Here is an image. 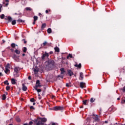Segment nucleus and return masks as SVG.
Segmentation results:
<instances>
[{"mask_svg":"<svg viewBox=\"0 0 125 125\" xmlns=\"http://www.w3.org/2000/svg\"><path fill=\"white\" fill-rule=\"evenodd\" d=\"M63 109H64V107H62V106H55L54 107L52 108V110L53 111H58V110H63Z\"/></svg>","mask_w":125,"mask_h":125,"instance_id":"f257e3e1","label":"nucleus"},{"mask_svg":"<svg viewBox=\"0 0 125 125\" xmlns=\"http://www.w3.org/2000/svg\"><path fill=\"white\" fill-rule=\"evenodd\" d=\"M13 59L17 62H19L20 61V59H19V56H16V55H14L12 57Z\"/></svg>","mask_w":125,"mask_h":125,"instance_id":"f03ea898","label":"nucleus"},{"mask_svg":"<svg viewBox=\"0 0 125 125\" xmlns=\"http://www.w3.org/2000/svg\"><path fill=\"white\" fill-rule=\"evenodd\" d=\"M41 86V84H40V80H37L36 81V86L35 88H38V87H40Z\"/></svg>","mask_w":125,"mask_h":125,"instance_id":"7ed1b4c3","label":"nucleus"},{"mask_svg":"<svg viewBox=\"0 0 125 125\" xmlns=\"http://www.w3.org/2000/svg\"><path fill=\"white\" fill-rule=\"evenodd\" d=\"M48 53H47L46 52H45L44 54H43L42 56V60H43L44 59L45 57H48Z\"/></svg>","mask_w":125,"mask_h":125,"instance_id":"20e7f679","label":"nucleus"},{"mask_svg":"<svg viewBox=\"0 0 125 125\" xmlns=\"http://www.w3.org/2000/svg\"><path fill=\"white\" fill-rule=\"evenodd\" d=\"M67 72L68 74H69V76H70V77H71V76H73L74 75V73H73V71H72V70H67Z\"/></svg>","mask_w":125,"mask_h":125,"instance_id":"39448f33","label":"nucleus"},{"mask_svg":"<svg viewBox=\"0 0 125 125\" xmlns=\"http://www.w3.org/2000/svg\"><path fill=\"white\" fill-rule=\"evenodd\" d=\"M84 86H85V83L83 82L80 83V87L81 88H84Z\"/></svg>","mask_w":125,"mask_h":125,"instance_id":"423d86ee","label":"nucleus"},{"mask_svg":"<svg viewBox=\"0 0 125 125\" xmlns=\"http://www.w3.org/2000/svg\"><path fill=\"white\" fill-rule=\"evenodd\" d=\"M93 118L94 120H95V121H99V117H98V116L97 115H94Z\"/></svg>","mask_w":125,"mask_h":125,"instance_id":"0eeeda50","label":"nucleus"},{"mask_svg":"<svg viewBox=\"0 0 125 125\" xmlns=\"http://www.w3.org/2000/svg\"><path fill=\"white\" fill-rule=\"evenodd\" d=\"M60 71H61V75H63V76L64 75V73H65V70L64 69V68H62L60 69Z\"/></svg>","mask_w":125,"mask_h":125,"instance_id":"6e6552de","label":"nucleus"},{"mask_svg":"<svg viewBox=\"0 0 125 125\" xmlns=\"http://www.w3.org/2000/svg\"><path fill=\"white\" fill-rule=\"evenodd\" d=\"M22 90L23 91H26V90H27V87L24 84H22Z\"/></svg>","mask_w":125,"mask_h":125,"instance_id":"1a4fd4ad","label":"nucleus"},{"mask_svg":"<svg viewBox=\"0 0 125 125\" xmlns=\"http://www.w3.org/2000/svg\"><path fill=\"white\" fill-rule=\"evenodd\" d=\"M80 80H83V72H81L80 74Z\"/></svg>","mask_w":125,"mask_h":125,"instance_id":"9d476101","label":"nucleus"},{"mask_svg":"<svg viewBox=\"0 0 125 125\" xmlns=\"http://www.w3.org/2000/svg\"><path fill=\"white\" fill-rule=\"evenodd\" d=\"M36 122H38L37 123V125H44L42 122L39 121V120H36Z\"/></svg>","mask_w":125,"mask_h":125,"instance_id":"9b49d317","label":"nucleus"},{"mask_svg":"<svg viewBox=\"0 0 125 125\" xmlns=\"http://www.w3.org/2000/svg\"><path fill=\"white\" fill-rule=\"evenodd\" d=\"M11 83L12 84H15L16 83V80L13 78L11 79Z\"/></svg>","mask_w":125,"mask_h":125,"instance_id":"f8f14e48","label":"nucleus"},{"mask_svg":"<svg viewBox=\"0 0 125 125\" xmlns=\"http://www.w3.org/2000/svg\"><path fill=\"white\" fill-rule=\"evenodd\" d=\"M55 51L56 52H59L60 51V50L59 49V48L58 47H56L54 48Z\"/></svg>","mask_w":125,"mask_h":125,"instance_id":"ddd939ff","label":"nucleus"},{"mask_svg":"<svg viewBox=\"0 0 125 125\" xmlns=\"http://www.w3.org/2000/svg\"><path fill=\"white\" fill-rule=\"evenodd\" d=\"M17 22L18 23H24V22H25V21L19 19V20H17Z\"/></svg>","mask_w":125,"mask_h":125,"instance_id":"4468645a","label":"nucleus"},{"mask_svg":"<svg viewBox=\"0 0 125 125\" xmlns=\"http://www.w3.org/2000/svg\"><path fill=\"white\" fill-rule=\"evenodd\" d=\"M20 70L19 67H16L14 68V72H18V71Z\"/></svg>","mask_w":125,"mask_h":125,"instance_id":"2eb2a0df","label":"nucleus"},{"mask_svg":"<svg viewBox=\"0 0 125 125\" xmlns=\"http://www.w3.org/2000/svg\"><path fill=\"white\" fill-rule=\"evenodd\" d=\"M6 20H8L9 22H11L12 21V18H11V17H8Z\"/></svg>","mask_w":125,"mask_h":125,"instance_id":"dca6fc26","label":"nucleus"},{"mask_svg":"<svg viewBox=\"0 0 125 125\" xmlns=\"http://www.w3.org/2000/svg\"><path fill=\"white\" fill-rule=\"evenodd\" d=\"M25 9L27 11H32V10H33V9L31 7H26Z\"/></svg>","mask_w":125,"mask_h":125,"instance_id":"f3484780","label":"nucleus"},{"mask_svg":"<svg viewBox=\"0 0 125 125\" xmlns=\"http://www.w3.org/2000/svg\"><path fill=\"white\" fill-rule=\"evenodd\" d=\"M33 71L34 74H38V72H39V70L37 69L33 68Z\"/></svg>","mask_w":125,"mask_h":125,"instance_id":"a211bd4d","label":"nucleus"},{"mask_svg":"<svg viewBox=\"0 0 125 125\" xmlns=\"http://www.w3.org/2000/svg\"><path fill=\"white\" fill-rule=\"evenodd\" d=\"M45 27H46V24L45 23H43L42 25V30H43V29H44V28H45Z\"/></svg>","mask_w":125,"mask_h":125,"instance_id":"6ab92c4d","label":"nucleus"},{"mask_svg":"<svg viewBox=\"0 0 125 125\" xmlns=\"http://www.w3.org/2000/svg\"><path fill=\"white\" fill-rule=\"evenodd\" d=\"M11 46H12V47H13V48H15V46H18L17 45L15 44V43H13L11 44Z\"/></svg>","mask_w":125,"mask_h":125,"instance_id":"aec40b11","label":"nucleus"},{"mask_svg":"<svg viewBox=\"0 0 125 125\" xmlns=\"http://www.w3.org/2000/svg\"><path fill=\"white\" fill-rule=\"evenodd\" d=\"M16 120L17 122H18V123H20V122H21V120L20 119V118L19 117H17L16 118Z\"/></svg>","mask_w":125,"mask_h":125,"instance_id":"412c9836","label":"nucleus"},{"mask_svg":"<svg viewBox=\"0 0 125 125\" xmlns=\"http://www.w3.org/2000/svg\"><path fill=\"white\" fill-rule=\"evenodd\" d=\"M2 100H5L6 99V96L5 94H3L2 97Z\"/></svg>","mask_w":125,"mask_h":125,"instance_id":"4be33fe9","label":"nucleus"},{"mask_svg":"<svg viewBox=\"0 0 125 125\" xmlns=\"http://www.w3.org/2000/svg\"><path fill=\"white\" fill-rule=\"evenodd\" d=\"M15 53H16V54H20V51H19V50H15Z\"/></svg>","mask_w":125,"mask_h":125,"instance_id":"5701e85b","label":"nucleus"},{"mask_svg":"<svg viewBox=\"0 0 125 125\" xmlns=\"http://www.w3.org/2000/svg\"><path fill=\"white\" fill-rule=\"evenodd\" d=\"M41 121H42V122H43L44 123H45V122H46V121H47V120L46 119V118H44L41 119Z\"/></svg>","mask_w":125,"mask_h":125,"instance_id":"b1692460","label":"nucleus"},{"mask_svg":"<svg viewBox=\"0 0 125 125\" xmlns=\"http://www.w3.org/2000/svg\"><path fill=\"white\" fill-rule=\"evenodd\" d=\"M5 74H8V72H9V69L7 68H5V70L4 71Z\"/></svg>","mask_w":125,"mask_h":125,"instance_id":"393cba45","label":"nucleus"},{"mask_svg":"<svg viewBox=\"0 0 125 125\" xmlns=\"http://www.w3.org/2000/svg\"><path fill=\"white\" fill-rule=\"evenodd\" d=\"M94 101H95V99H94L93 98H91L90 99V102L91 103H93V102H94Z\"/></svg>","mask_w":125,"mask_h":125,"instance_id":"a878e982","label":"nucleus"},{"mask_svg":"<svg viewBox=\"0 0 125 125\" xmlns=\"http://www.w3.org/2000/svg\"><path fill=\"white\" fill-rule=\"evenodd\" d=\"M52 32L51 28H48L47 29V33L48 34H50Z\"/></svg>","mask_w":125,"mask_h":125,"instance_id":"bb28decb","label":"nucleus"},{"mask_svg":"<svg viewBox=\"0 0 125 125\" xmlns=\"http://www.w3.org/2000/svg\"><path fill=\"white\" fill-rule=\"evenodd\" d=\"M120 90V91H123V92H125V86H124L123 88H121Z\"/></svg>","mask_w":125,"mask_h":125,"instance_id":"cd10ccee","label":"nucleus"},{"mask_svg":"<svg viewBox=\"0 0 125 125\" xmlns=\"http://www.w3.org/2000/svg\"><path fill=\"white\" fill-rule=\"evenodd\" d=\"M4 84H7V85H8L9 84V83H8V81L7 80L4 82Z\"/></svg>","mask_w":125,"mask_h":125,"instance_id":"c85d7f7f","label":"nucleus"},{"mask_svg":"<svg viewBox=\"0 0 125 125\" xmlns=\"http://www.w3.org/2000/svg\"><path fill=\"white\" fill-rule=\"evenodd\" d=\"M16 24V20H14L12 21V25H15Z\"/></svg>","mask_w":125,"mask_h":125,"instance_id":"c756f323","label":"nucleus"},{"mask_svg":"<svg viewBox=\"0 0 125 125\" xmlns=\"http://www.w3.org/2000/svg\"><path fill=\"white\" fill-rule=\"evenodd\" d=\"M17 74H18V72L14 71V75L15 77H18V75H17Z\"/></svg>","mask_w":125,"mask_h":125,"instance_id":"7c9ffc66","label":"nucleus"},{"mask_svg":"<svg viewBox=\"0 0 125 125\" xmlns=\"http://www.w3.org/2000/svg\"><path fill=\"white\" fill-rule=\"evenodd\" d=\"M38 20V16H35L34 17V21H37Z\"/></svg>","mask_w":125,"mask_h":125,"instance_id":"2f4dec72","label":"nucleus"},{"mask_svg":"<svg viewBox=\"0 0 125 125\" xmlns=\"http://www.w3.org/2000/svg\"><path fill=\"white\" fill-rule=\"evenodd\" d=\"M35 89L37 90L38 92H41L42 91V90L41 89H38V88H35Z\"/></svg>","mask_w":125,"mask_h":125,"instance_id":"473e14b6","label":"nucleus"},{"mask_svg":"<svg viewBox=\"0 0 125 125\" xmlns=\"http://www.w3.org/2000/svg\"><path fill=\"white\" fill-rule=\"evenodd\" d=\"M0 18L1 19H3L4 18V14H2L0 16Z\"/></svg>","mask_w":125,"mask_h":125,"instance_id":"72a5a7b5","label":"nucleus"},{"mask_svg":"<svg viewBox=\"0 0 125 125\" xmlns=\"http://www.w3.org/2000/svg\"><path fill=\"white\" fill-rule=\"evenodd\" d=\"M69 57H70V58H73V55H72V54H69L67 56V58H69Z\"/></svg>","mask_w":125,"mask_h":125,"instance_id":"f704fd0d","label":"nucleus"},{"mask_svg":"<svg viewBox=\"0 0 125 125\" xmlns=\"http://www.w3.org/2000/svg\"><path fill=\"white\" fill-rule=\"evenodd\" d=\"M23 51L24 52H26V51H27V48H26V47H23Z\"/></svg>","mask_w":125,"mask_h":125,"instance_id":"c9c22d12","label":"nucleus"},{"mask_svg":"<svg viewBox=\"0 0 125 125\" xmlns=\"http://www.w3.org/2000/svg\"><path fill=\"white\" fill-rule=\"evenodd\" d=\"M86 102H87V100L83 101V104L84 105H86Z\"/></svg>","mask_w":125,"mask_h":125,"instance_id":"e433bc0d","label":"nucleus"},{"mask_svg":"<svg viewBox=\"0 0 125 125\" xmlns=\"http://www.w3.org/2000/svg\"><path fill=\"white\" fill-rule=\"evenodd\" d=\"M66 86H67V87H69V86H71V84L67 83L66 84Z\"/></svg>","mask_w":125,"mask_h":125,"instance_id":"4c0bfd02","label":"nucleus"},{"mask_svg":"<svg viewBox=\"0 0 125 125\" xmlns=\"http://www.w3.org/2000/svg\"><path fill=\"white\" fill-rule=\"evenodd\" d=\"M6 89V90H9V89H10V87L9 86H7Z\"/></svg>","mask_w":125,"mask_h":125,"instance_id":"58836bf2","label":"nucleus"},{"mask_svg":"<svg viewBox=\"0 0 125 125\" xmlns=\"http://www.w3.org/2000/svg\"><path fill=\"white\" fill-rule=\"evenodd\" d=\"M9 63L7 64V65L5 66V68H7V69H8L9 68Z\"/></svg>","mask_w":125,"mask_h":125,"instance_id":"ea45409f","label":"nucleus"},{"mask_svg":"<svg viewBox=\"0 0 125 125\" xmlns=\"http://www.w3.org/2000/svg\"><path fill=\"white\" fill-rule=\"evenodd\" d=\"M125 100H123L122 101H121V104H125Z\"/></svg>","mask_w":125,"mask_h":125,"instance_id":"a19ab883","label":"nucleus"},{"mask_svg":"<svg viewBox=\"0 0 125 125\" xmlns=\"http://www.w3.org/2000/svg\"><path fill=\"white\" fill-rule=\"evenodd\" d=\"M31 102H35V99L32 98L30 99Z\"/></svg>","mask_w":125,"mask_h":125,"instance_id":"79ce46f5","label":"nucleus"},{"mask_svg":"<svg viewBox=\"0 0 125 125\" xmlns=\"http://www.w3.org/2000/svg\"><path fill=\"white\" fill-rule=\"evenodd\" d=\"M1 7H2V4H0V12H1Z\"/></svg>","mask_w":125,"mask_h":125,"instance_id":"37998d69","label":"nucleus"},{"mask_svg":"<svg viewBox=\"0 0 125 125\" xmlns=\"http://www.w3.org/2000/svg\"><path fill=\"white\" fill-rule=\"evenodd\" d=\"M46 43H47V42H43V43H42L43 46H45V45L46 44Z\"/></svg>","mask_w":125,"mask_h":125,"instance_id":"c03bdc74","label":"nucleus"},{"mask_svg":"<svg viewBox=\"0 0 125 125\" xmlns=\"http://www.w3.org/2000/svg\"><path fill=\"white\" fill-rule=\"evenodd\" d=\"M28 125H33V122L30 121L28 124Z\"/></svg>","mask_w":125,"mask_h":125,"instance_id":"a18cd8bd","label":"nucleus"},{"mask_svg":"<svg viewBox=\"0 0 125 125\" xmlns=\"http://www.w3.org/2000/svg\"><path fill=\"white\" fill-rule=\"evenodd\" d=\"M81 67H82V64L79 63V64H78V68H81Z\"/></svg>","mask_w":125,"mask_h":125,"instance_id":"49530a36","label":"nucleus"},{"mask_svg":"<svg viewBox=\"0 0 125 125\" xmlns=\"http://www.w3.org/2000/svg\"><path fill=\"white\" fill-rule=\"evenodd\" d=\"M22 41H24V43H27V41H26V40H25V39H23Z\"/></svg>","mask_w":125,"mask_h":125,"instance_id":"de8ad7c7","label":"nucleus"},{"mask_svg":"<svg viewBox=\"0 0 125 125\" xmlns=\"http://www.w3.org/2000/svg\"><path fill=\"white\" fill-rule=\"evenodd\" d=\"M52 125H58L57 123H52Z\"/></svg>","mask_w":125,"mask_h":125,"instance_id":"09e8293b","label":"nucleus"},{"mask_svg":"<svg viewBox=\"0 0 125 125\" xmlns=\"http://www.w3.org/2000/svg\"><path fill=\"white\" fill-rule=\"evenodd\" d=\"M30 108V109H35V108H34V106H31Z\"/></svg>","mask_w":125,"mask_h":125,"instance_id":"8fccbe9b","label":"nucleus"},{"mask_svg":"<svg viewBox=\"0 0 125 125\" xmlns=\"http://www.w3.org/2000/svg\"><path fill=\"white\" fill-rule=\"evenodd\" d=\"M33 24V25H35V24H36V21H34Z\"/></svg>","mask_w":125,"mask_h":125,"instance_id":"3c124183","label":"nucleus"},{"mask_svg":"<svg viewBox=\"0 0 125 125\" xmlns=\"http://www.w3.org/2000/svg\"><path fill=\"white\" fill-rule=\"evenodd\" d=\"M31 76L28 77V80H31Z\"/></svg>","mask_w":125,"mask_h":125,"instance_id":"603ef678","label":"nucleus"},{"mask_svg":"<svg viewBox=\"0 0 125 125\" xmlns=\"http://www.w3.org/2000/svg\"><path fill=\"white\" fill-rule=\"evenodd\" d=\"M45 13H48V10H46V11H45Z\"/></svg>","mask_w":125,"mask_h":125,"instance_id":"864d4df0","label":"nucleus"},{"mask_svg":"<svg viewBox=\"0 0 125 125\" xmlns=\"http://www.w3.org/2000/svg\"><path fill=\"white\" fill-rule=\"evenodd\" d=\"M75 67H78V64H75Z\"/></svg>","mask_w":125,"mask_h":125,"instance_id":"5fc2aeb1","label":"nucleus"},{"mask_svg":"<svg viewBox=\"0 0 125 125\" xmlns=\"http://www.w3.org/2000/svg\"><path fill=\"white\" fill-rule=\"evenodd\" d=\"M0 76H2V73L1 72H0Z\"/></svg>","mask_w":125,"mask_h":125,"instance_id":"6e6d98bb","label":"nucleus"},{"mask_svg":"<svg viewBox=\"0 0 125 125\" xmlns=\"http://www.w3.org/2000/svg\"><path fill=\"white\" fill-rule=\"evenodd\" d=\"M5 5H6V6H7V5H8V3H6Z\"/></svg>","mask_w":125,"mask_h":125,"instance_id":"4d7b16f0","label":"nucleus"},{"mask_svg":"<svg viewBox=\"0 0 125 125\" xmlns=\"http://www.w3.org/2000/svg\"><path fill=\"white\" fill-rule=\"evenodd\" d=\"M23 125H28V124L25 123V124H23Z\"/></svg>","mask_w":125,"mask_h":125,"instance_id":"13d9d810","label":"nucleus"},{"mask_svg":"<svg viewBox=\"0 0 125 125\" xmlns=\"http://www.w3.org/2000/svg\"><path fill=\"white\" fill-rule=\"evenodd\" d=\"M105 124H108V122H107V121H105Z\"/></svg>","mask_w":125,"mask_h":125,"instance_id":"bf43d9fd","label":"nucleus"},{"mask_svg":"<svg viewBox=\"0 0 125 125\" xmlns=\"http://www.w3.org/2000/svg\"><path fill=\"white\" fill-rule=\"evenodd\" d=\"M33 105H36V103H34L33 104Z\"/></svg>","mask_w":125,"mask_h":125,"instance_id":"052dcab7","label":"nucleus"},{"mask_svg":"<svg viewBox=\"0 0 125 125\" xmlns=\"http://www.w3.org/2000/svg\"><path fill=\"white\" fill-rule=\"evenodd\" d=\"M117 100H120V98H118Z\"/></svg>","mask_w":125,"mask_h":125,"instance_id":"680f3d73","label":"nucleus"},{"mask_svg":"<svg viewBox=\"0 0 125 125\" xmlns=\"http://www.w3.org/2000/svg\"><path fill=\"white\" fill-rule=\"evenodd\" d=\"M22 56H25V54H23Z\"/></svg>","mask_w":125,"mask_h":125,"instance_id":"e2e57ef3","label":"nucleus"},{"mask_svg":"<svg viewBox=\"0 0 125 125\" xmlns=\"http://www.w3.org/2000/svg\"><path fill=\"white\" fill-rule=\"evenodd\" d=\"M80 108H83V106H81Z\"/></svg>","mask_w":125,"mask_h":125,"instance_id":"0e129e2a","label":"nucleus"},{"mask_svg":"<svg viewBox=\"0 0 125 125\" xmlns=\"http://www.w3.org/2000/svg\"><path fill=\"white\" fill-rule=\"evenodd\" d=\"M3 42H5V41H4V40H3Z\"/></svg>","mask_w":125,"mask_h":125,"instance_id":"69168bd1","label":"nucleus"},{"mask_svg":"<svg viewBox=\"0 0 125 125\" xmlns=\"http://www.w3.org/2000/svg\"><path fill=\"white\" fill-rule=\"evenodd\" d=\"M50 110H53V109H52V108H50Z\"/></svg>","mask_w":125,"mask_h":125,"instance_id":"338daca9","label":"nucleus"},{"mask_svg":"<svg viewBox=\"0 0 125 125\" xmlns=\"http://www.w3.org/2000/svg\"><path fill=\"white\" fill-rule=\"evenodd\" d=\"M9 125H12V124H9Z\"/></svg>","mask_w":125,"mask_h":125,"instance_id":"774afa93","label":"nucleus"}]
</instances>
